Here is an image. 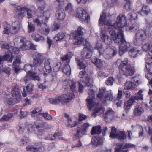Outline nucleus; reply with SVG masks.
<instances>
[{"mask_svg":"<svg viewBox=\"0 0 152 152\" xmlns=\"http://www.w3.org/2000/svg\"><path fill=\"white\" fill-rule=\"evenodd\" d=\"M106 16V14L104 12L101 15L99 21L100 26L103 25L108 26L106 31L109 33L111 31H115L116 34L120 33V32L123 33L121 28L127 25L126 18L124 15L120 14L114 23H112L110 20H107Z\"/></svg>","mask_w":152,"mask_h":152,"instance_id":"1","label":"nucleus"},{"mask_svg":"<svg viewBox=\"0 0 152 152\" xmlns=\"http://www.w3.org/2000/svg\"><path fill=\"white\" fill-rule=\"evenodd\" d=\"M83 29L81 27H79L77 30L74 32L73 36L74 39L77 40L76 43L77 45H80L83 42L85 47L82 50L81 55L83 58L87 59L91 57V52L93 49L91 46L88 39H86L84 40L82 37L83 32L82 30Z\"/></svg>","mask_w":152,"mask_h":152,"instance_id":"2","label":"nucleus"},{"mask_svg":"<svg viewBox=\"0 0 152 152\" xmlns=\"http://www.w3.org/2000/svg\"><path fill=\"white\" fill-rule=\"evenodd\" d=\"M110 34L115 43H118L121 42L119 47V53L121 55L126 52L131 47L130 43L126 42L124 39L123 33L120 32V33L116 34L115 31H111L110 32Z\"/></svg>","mask_w":152,"mask_h":152,"instance_id":"3","label":"nucleus"},{"mask_svg":"<svg viewBox=\"0 0 152 152\" xmlns=\"http://www.w3.org/2000/svg\"><path fill=\"white\" fill-rule=\"evenodd\" d=\"M1 44L2 48L8 49L11 53V56L10 54H6L3 56H0V64H2V62L4 60H7L9 62H11L12 61L13 58L15 56L14 54H18L19 53L18 48H17L11 47V45L8 43L1 42Z\"/></svg>","mask_w":152,"mask_h":152,"instance_id":"4","label":"nucleus"},{"mask_svg":"<svg viewBox=\"0 0 152 152\" xmlns=\"http://www.w3.org/2000/svg\"><path fill=\"white\" fill-rule=\"evenodd\" d=\"M119 68L120 72L126 77L132 75L135 71V69L131 66L127 58L125 59L121 62Z\"/></svg>","mask_w":152,"mask_h":152,"instance_id":"5","label":"nucleus"},{"mask_svg":"<svg viewBox=\"0 0 152 152\" xmlns=\"http://www.w3.org/2000/svg\"><path fill=\"white\" fill-rule=\"evenodd\" d=\"M97 97L100 99L103 103L111 101L114 99L112 91L110 90L106 91V89L104 87L99 89Z\"/></svg>","mask_w":152,"mask_h":152,"instance_id":"6","label":"nucleus"},{"mask_svg":"<svg viewBox=\"0 0 152 152\" xmlns=\"http://www.w3.org/2000/svg\"><path fill=\"white\" fill-rule=\"evenodd\" d=\"M15 9L16 10L20 12L17 15H15V18L17 17L19 19L22 18L26 15V12H27V17L28 19H30L32 17V11L26 7L17 6L15 7Z\"/></svg>","mask_w":152,"mask_h":152,"instance_id":"7","label":"nucleus"},{"mask_svg":"<svg viewBox=\"0 0 152 152\" xmlns=\"http://www.w3.org/2000/svg\"><path fill=\"white\" fill-rule=\"evenodd\" d=\"M147 37L145 31L142 29L138 30L136 34L134 44L137 46L140 45Z\"/></svg>","mask_w":152,"mask_h":152,"instance_id":"8","label":"nucleus"},{"mask_svg":"<svg viewBox=\"0 0 152 152\" xmlns=\"http://www.w3.org/2000/svg\"><path fill=\"white\" fill-rule=\"evenodd\" d=\"M32 65L29 64H27L25 65V70L28 72L26 76L24 78L23 80L25 83L28 81L30 80H35L39 81L40 78L38 76L35 75L34 73H33L30 72L32 68Z\"/></svg>","mask_w":152,"mask_h":152,"instance_id":"9","label":"nucleus"},{"mask_svg":"<svg viewBox=\"0 0 152 152\" xmlns=\"http://www.w3.org/2000/svg\"><path fill=\"white\" fill-rule=\"evenodd\" d=\"M76 16L82 22L87 21L88 22L90 19V16L86 10L83 8L79 7L76 10Z\"/></svg>","mask_w":152,"mask_h":152,"instance_id":"10","label":"nucleus"},{"mask_svg":"<svg viewBox=\"0 0 152 152\" xmlns=\"http://www.w3.org/2000/svg\"><path fill=\"white\" fill-rule=\"evenodd\" d=\"M88 97L86 101L87 102V106L88 108L91 109L93 106H97L96 102H95V99L94 91L92 90H89L88 91Z\"/></svg>","mask_w":152,"mask_h":152,"instance_id":"11","label":"nucleus"},{"mask_svg":"<svg viewBox=\"0 0 152 152\" xmlns=\"http://www.w3.org/2000/svg\"><path fill=\"white\" fill-rule=\"evenodd\" d=\"M117 147L115 149V152H128V148L134 147V145L126 143L125 145L123 146L121 143H117Z\"/></svg>","mask_w":152,"mask_h":152,"instance_id":"12","label":"nucleus"},{"mask_svg":"<svg viewBox=\"0 0 152 152\" xmlns=\"http://www.w3.org/2000/svg\"><path fill=\"white\" fill-rule=\"evenodd\" d=\"M60 97L61 102L66 103L70 102L72 99L74 98V95L73 93L67 92L63 94Z\"/></svg>","mask_w":152,"mask_h":152,"instance_id":"13","label":"nucleus"},{"mask_svg":"<svg viewBox=\"0 0 152 152\" xmlns=\"http://www.w3.org/2000/svg\"><path fill=\"white\" fill-rule=\"evenodd\" d=\"M134 102V96H132L127 101L124 102V108L126 113L130 110L131 106Z\"/></svg>","mask_w":152,"mask_h":152,"instance_id":"14","label":"nucleus"},{"mask_svg":"<svg viewBox=\"0 0 152 152\" xmlns=\"http://www.w3.org/2000/svg\"><path fill=\"white\" fill-rule=\"evenodd\" d=\"M29 49L35 50V46L31 44L30 41L26 40L20 48V50H25Z\"/></svg>","mask_w":152,"mask_h":152,"instance_id":"15","label":"nucleus"},{"mask_svg":"<svg viewBox=\"0 0 152 152\" xmlns=\"http://www.w3.org/2000/svg\"><path fill=\"white\" fill-rule=\"evenodd\" d=\"M101 28L102 29V27H101ZM101 31L102 33L101 38L102 39L106 44H110L112 42V39L109 38V36L106 34V32L102 30V29H101Z\"/></svg>","mask_w":152,"mask_h":152,"instance_id":"16","label":"nucleus"},{"mask_svg":"<svg viewBox=\"0 0 152 152\" xmlns=\"http://www.w3.org/2000/svg\"><path fill=\"white\" fill-rule=\"evenodd\" d=\"M91 126L88 123H84L81 126V129H78L77 130V133L78 135L80 136V134L82 135L83 134L84 132L88 129L89 126Z\"/></svg>","mask_w":152,"mask_h":152,"instance_id":"17","label":"nucleus"},{"mask_svg":"<svg viewBox=\"0 0 152 152\" xmlns=\"http://www.w3.org/2000/svg\"><path fill=\"white\" fill-rule=\"evenodd\" d=\"M64 116L68 121V123L66 124L67 126L72 128L75 126L77 124L78 122L76 121H74L73 123L71 124V122H72V120L71 117H70L69 115L67 114H65Z\"/></svg>","mask_w":152,"mask_h":152,"instance_id":"18","label":"nucleus"},{"mask_svg":"<svg viewBox=\"0 0 152 152\" xmlns=\"http://www.w3.org/2000/svg\"><path fill=\"white\" fill-rule=\"evenodd\" d=\"M56 16L57 18L59 20H62L65 18V14L63 9H59L56 12Z\"/></svg>","mask_w":152,"mask_h":152,"instance_id":"19","label":"nucleus"},{"mask_svg":"<svg viewBox=\"0 0 152 152\" xmlns=\"http://www.w3.org/2000/svg\"><path fill=\"white\" fill-rule=\"evenodd\" d=\"M50 12L49 10H47L45 11L42 16V22L43 23L45 24L48 21L50 16Z\"/></svg>","mask_w":152,"mask_h":152,"instance_id":"20","label":"nucleus"},{"mask_svg":"<svg viewBox=\"0 0 152 152\" xmlns=\"http://www.w3.org/2000/svg\"><path fill=\"white\" fill-rule=\"evenodd\" d=\"M91 60L92 62L99 68L102 67L104 63L103 61L97 58H92Z\"/></svg>","mask_w":152,"mask_h":152,"instance_id":"21","label":"nucleus"},{"mask_svg":"<svg viewBox=\"0 0 152 152\" xmlns=\"http://www.w3.org/2000/svg\"><path fill=\"white\" fill-rule=\"evenodd\" d=\"M131 81L135 87L139 86L141 83L140 77L139 75H136L132 77Z\"/></svg>","mask_w":152,"mask_h":152,"instance_id":"22","label":"nucleus"},{"mask_svg":"<svg viewBox=\"0 0 152 152\" xmlns=\"http://www.w3.org/2000/svg\"><path fill=\"white\" fill-rule=\"evenodd\" d=\"M149 7L147 5H144L142 7V10L138 12L142 15H146L150 12Z\"/></svg>","mask_w":152,"mask_h":152,"instance_id":"23","label":"nucleus"},{"mask_svg":"<svg viewBox=\"0 0 152 152\" xmlns=\"http://www.w3.org/2000/svg\"><path fill=\"white\" fill-rule=\"evenodd\" d=\"M119 131L115 127H111V132L110 135V137L113 139L117 138Z\"/></svg>","mask_w":152,"mask_h":152,"instance_id":"24","label":"nucleus"},{"mask_svg":"<svg viewBox=\"0 0 152 152\" xmlns=\"http://www.w3.org/2000/svg\"><path fill=\"white\" fill-rule=\"evenodd\" d=\"M124 89L125 90H133L135 88L132 81H128L126 82L124 85Z\"/></svg>","mask_w":152,"mask_h":152,"instance_id":"25","label":"nucleus"},{"mask_svg":"<svg viewBox=\"0 0 152 152\" xmlns=\"http://www.w3.org/2000/svg\"><path fill=\"white\" fill-rule=\"evenodd\" d=\"M143 109L139 106L135 107L134 110V114L135 116L140 115L143 112Z\"/></svg>","mask_w":152,"mask_h":152,"instance_id":"26","label":"nucleus"},{"mask_svg":"<svg viewBox=\"0 0 152 152\" xmlns=\"http://www.w3.org/2000/svg\"><path fill=\"white\" fill-rule=\"evenodd\" d=\"M25 125V129L27 130L28 134L32 133L34 132V128L32 124L26 123Z\"/></svg>","mask_w":152,"mask_h":152,"instance_id":"27","label":"nucleus"},{"mask_svg":"<svg viewBox=\"0 0 152 152\" xmlns=\"http://www.w3.org/2000/svg\"><path fill=\"white\" fill-rule=\"evenodd\" d=\"M42 148L39 147V148H35L32 145H29L26 147V150L27 151H32L35 152H40L42 151Z\"/></svg>","mask_w":152,"mask_h":152,"instance_id":"28","label":"nucleus"},{"mask_svg":"<svg viewBox=\"0 0 152 152\" xmlns=\"http://www.w3.org/2000/svg\"><path fill=\"white\" fill-rule=\"evenodd\" d=\"M101 129L100 126L93 127L91 131L92 135L95 134H99L101 133Z\"/></svg>","mask_w":152,"mask_h":152,"instance_id":"29","label":"nucleus"},{"mask_svg":"<svg viewBox=\"0 0 152 152\" xmlns=\"http://www.w3.org/2000/svg\"><path fill=\"white\" fill-rule=\"evenodd\" d=\"M31 37L33 39L37 42L43 40L45 39L44 38L43 36L36 33L32 34Z\"/></svg>","mask_w":152,"mask_h":152,"instance_id":"30","label":"nucleus"},{"mask_svg":"<svg viewBox=\"0 0 152 152\" xmlns=\"http://www.w3.org/2000/svg\"><path fill=\"white\" fill-rule=\"evenodd\" d=\"M19 63H20V57L19 56H17L15 61L13 64V66L15 69V72L16 73H17L19 70L18 67L16 64Z\"/></svg>","mask_w":152,"mask_h":152,"instance_id":"31","label":"nucleus"},{"mask_svg":"<svg viewBox=\"0 0 152 152\" xmlns=\"http://www.w3.org/2000/svg\"><path fill=\"white\" fill-rule=\"evenodd\" d=\"M60 97L57 96L54 98H50L49 99V102L50 104H56L60 102Z\"/></svg>","mask_w":152,"mask_h":152,"instance_id":"32","label":"nucleus"},{"mask_svg":"<svg viewBox=\"0 0 152 152\" xmlns=\"http://www.w3.org/2000/svg\"><path fill=\"white\" fill-rule=\"evenodd\" d=\"M93 145L94 146H98L101 144L102 140L96 137L92 138L91 141Z\"/></svg>","mask_w":152,"mask_h":152,"instance_id":"33","label":"nucleus"},{"mask_svg":"<svg viewBox=\"0 0 152 152\" xmlns=\"http://www.w3.org/2000/svg\"><path fill=\"white\" fill-rule=\"evenodd\" d=\"M82 82L84 86H90L91 85L92 80L88 76H87L86 77L85 80Z\"/></svg>","mask_w":152,"mask_h":152,"instance_id":"34","label":"nucleus"},{"mask_svg":"<svg viewBox=\"0 0 152 152\" xmlns=\"http://www.w3.org/2000/svg\"><path fill=\"white\" fill-rule=\"evenodd\" d=\"M45 68L46 71L48 72H50L51 71V68L50 66L49 60H45L44 63Z\"/></svg>","mask_w":152,"mask_h":152,"instance_id":"35","label":"nucleus"},{"mask_svg":"<svg viewBox=\"0 0 152 152\" xmlns=\"http://www.w3.org/2000/svg\"><path fill=\"white\" fill-rule=\"evenodd\" d=\"M36 4L38 8L41 10H43L45 6V3L43 0H38L36 2Z\"/></svg>","mask_w":152,"mask_h":152,"instance_id":"36","label":"nucleus"},{"mask_svg":"<svg viewBox=\"0 0 152 152\" xmlns=\"http://www.w3.org/2000/svg\"><path fill=\"white\" fill-rule=\"evenodd\" d=\"M33 22L34 23H36L37 26H39L40 28H42L43 27L45 28L47 26V24L46 23L45 24L44 23H43L42 22V20L41 22L39 19L38 18H36L34 20Z\"/></svg>","mask_w":152,"mask_h":152,"instance_id":"37","label":"nucleus"},{"mask_svg":"<svg viewBox=\"0 0 152 152\" xmlns=\"http://www.w3.org/2000/svg\"><path fill=\"white\" fill-rule=\"evenodd\" d=\"M65 37L64 33L60 32L58 33L54 37V39L56 41H60L62 40Z\"/></svg>","mask_w":152,"mask_h":152,"instance_id":"38","label":"nucleus"},{"mask_svg":"<svg viewBox=\"0 0 152 152\" xmlns=\"http://www.w3.org/2000/svg\"><path fill=\"white\" fill-rule=\"evenodd\" d=\"M139 52V51L135 48H132L129 51V54L131 58H133L136 56L137 54Z\"/></svg>","mask_w":152,"mask_h":152,"instance_id":"39","label":"nucleus"},{"mask_svg":"<svg viewBox=\"0 0 152 152\" xmlns=\"http://www.w3.org/2000/svg\"><path fill=\"white\" fill-rule=\"evenodd\" d=\"M70 66L68 64L66 65L63 69V72L67 75H69L71 73Z\"/></svg>","mask_w":152,"mask_h":152,"instance_id":"40","label":"nucleus"},{"mask_svg":"<svg viewBox=\"0 0 152 152\" xmlns=\"http://www.w3.org/2000/svg\"><path fill=\"white\" fill-rule=\"evenodd\" d=\"M139 25L136 23H135L133 24L132 26L130 27L129 29L127 28H126V29L127 30H129L130 32L134 31L137 30L139 28Z\"/></svg>","mask_w":152,"mask_h":152,"instance_id":"41","label":"nucleus"},{"mask_svg":"<svg viewBox=\"0 0 152 152\" xmlns=\"http://www.w3.org/2000/svg\"><path fill=\"white\" fill-rule=\"evenodd\" d=\"M151 46H150L149 43H145L144 44L142 47V50L145 52H148V53L150 52V50H151Z\"/></svg>","mask_w":152,"mask_h":152,"instance_id":"42","label":"nucleus"},{"mask_svg":"<svg viewBox=\"0 0 152 152\" xmlns=\"http://www.w3.org/2000/svg\"><path fill=\"white\" fill-rule=\"evenodd\" d=\"M29 142V139L27 137H25L21 139L18 143L20 145H25Z\"/></svg>","mask_w":152,"mask_h":152,"instance_id":"43","label":"nucleus"},{"mask_svg":"<svg viewBox=\"0 0 152 152\" xmlns=\"http://www.w3.org/2000/svg\"><path fill=\"white\" fill-rule=\"evenodd\" d=\"M117 138L119 140H124L126 139V135L124 131H119Z\"/></svg>","mask_w":152,"mask_h":152,"instance_id":"44","label":"nucleus"},{"mask_svg":"<svg viewBox=\"0 0 152 152\" xmlns=\"http://www.w3.org/2000/svg\"><path fill=\"white\" fill-rule=\"evenodd\" d=\"M12 95L13 96H15L19 94L18 86L15 84L13 86V90L12 91Z\"/></svg>","mask_w":152,"mask_h":152,"instance_id":"45","label":"nucleus"},{"mask_svg":"<svg viewBox=\"0 0 152 152\" xmlns=\"http://www.w3.org/2000/svg\"><path fill=\"white\" fill-rule=\"evenodd\" d=\"M35 26L34 24L28 22V33L34 32L35 31Z\"/></svg>","mask_w":152,"mask_h":152,"instance_id":"46","label":"nucleus"},{"mask_svg":"<svg viewBox=\"0 0 152 152\" xmlns=\"http://www.w3.org/2000/svg\"><path fill=\"white\" fill-rule=\"evenodd\" d=\"M96 104H97V106L94 105L93 106L92 108H95L96 109V112L99 113L101 114L102 113H104V109L103 107H100L99 108V104L98 103H96Z\"/></svg>","mask_w":152,"mask_h":152,"instance_id":"47","label":"nucleus"},{"mask_svg":"<svg viewBox=\"0 0 152 152\" xmlns=\"http://www.w3.org/2000/svg\"><path fill=\"white\" fill-rule=\"evenodd\" d=\"M65 10L69 11V13H71L74 11L73 6L71 3H68L65 7Z\"/></svg>","mask_w":152,"mask_h":152,"instance_id":"48","label":"nucleus"},{"mask_svg":"<svg viewBox=\"0 0 152 152\" xmlns=\"http://www.w3.org/2000/svg\"><path fill=\"white\" fill-rule=\"evenodd\" d=\"M41 109L40 108H37L33 110L31 113V116L32 117H35L40 113Z\"/></svg>","mask_w":152,"mask_h":152,"instance_id":"49","label":"nucleus"},{"mask_svg":"<svg viewBox=\"0 0 152 152\" xmlns=\"http://www.w3.org/2000/svg\"><path fill=\"white\" fill-rule=\"evenodd\" d=\"M142 91L141 90H139L137 93L136 96L134 97V101L135 100H142V99L143 94H142Z\"/></svg>","mask_w":152,"mask_h":152,"instance_id":"50","label":"nucleus"},{"mask_svg":"<svg viewBox=\"0 0 152 152\" xmlns=\"http://www.w3.org/2000/svg\"><path fill=\"white\" fill-rule=\"evenodd\" d=\"M76 61L80 68L84 69L86 68L85 64L82 62L78 58H76Z\"/></svg>","mask_w":152,"mask_h":152,"instance_id":"51","label":"nucleus"},{"mask_svg":"<svg viewBox=\"0 0 152 152\" xmlns=\"http://www.w3.org/2000/svg\"><path fill=\"white\" fill-rule=\"evenodd\" d=\"M36 127L37 129H44V125L42 123L41 121L39 120L37 121L35 123Z\"/></svg>","mask_w":152,"mask_h":152,"instance_id":"52","label":"nucleus"},{"mask_svg":"<svg viewBox=\"0 0 152 152\" xmlns=\"http://www.w3.org/2000/svg\"><path fill=\"white\" fill-rule=\"evenodd\" d=\"M56 139H58L61 140H65L64 137H63L62 133L61 132H56L55 134Z\"/></svg>","mask_w":152,"mask_h":152,"instance_id":"53","label":"nucleus"},{"mask_svg":"<svg viewBox=\"0 0 152 152\" xmlns=\"http://www.w3.org/2000/svg\"><path fill=\"white\" fill-rule=\"evenodd\" d=\"M43 60L42 58L35 59L34 58V64L35 66H39L42 63Z\"/></svg>","mask_w":152,"mask_h":152,"instance_id":"54","label":"nucleus"},{"mask_svg":"<svg viewBox=\"0 0 152 152\" xmlns=\"http://www.w3.org/2000/svg\"><path fill=\"white\" fill-rule=\"evenodd\" d=\"M12 116V114H8L4 115L1 118L2 121H7L11 118Z\"/></svg>","mask_w":152,"mask_h":152,"instance_id":"55","label":"nucleus"},{"mask_svg":"<svg viewBox=\"0 0 152 152\" xmlns=\"http://www.w3.org/2000/svg\"><path fill=\"white\" fill-rule=\"evenodd\" d=\"M128 18L130 20H134L137 18V15L134 12H132L129 14Z\"/></svg>","mask_w":152,"mask_h":152,"instance_id":"56","label":"nucleus"},{"mask_svg":"<svg viewBox=\"0 0 152 152\" xmlns=\"http://www.w3.org/2000/svg\"><path fill=\"white\" fill-rule=\"evenodd\" d=\"M20 24V22L18 21H16L14 22L13 23L12 26L14 28H16L17 29L19 30Z\"/></svg>","mask_w":152,"mask_h":152,"instance_id":"57","label":"nucleus"},{"mask_svg":"<svg viewBox=\"0 0 152 152\" xmlns=\"http://www.w3.org/2000/svg\"><path fill=\"white\" fill-rule=\"evenodd\" d=\"M114 78L111 77H109L106 80V84L108 86L112 85L114 81Z\"/></svg>","mask_w":152,"mask_h":152,"instance_id":"58","label":"nucleus"},{"mask_svg":"<svg viewBox=\"0 0 152 152\" xmlns=\"http://www.w3.org/2000/svg\"><path fill=\"white\" fill-rule=\"evenodd\" d=\"M124 7L127 11L129 10L132 8V5L129 1H128L125 4Z\"/></svg>","mask_w":152,"mask_h":152,"instance_id":"59","label":"nucleus"},{"mask_svg":"<svg viewBox=\"0 0 152 152\" xmlns=\"http://www.w3.org/2000/svg\"><path fill=\"white\" fill-rule=\"evenodd\" d=\"M19 30L17 29L16 28H14L11 26L10 28V33L12 34H15L19 31Z\"/></svg>","mask_w":152,"mask_h":152,"instance_id":"60","label":"nucleus"},{"mask_svg":"<svg viewBox=\"0 0 152 152\" xmlns=\"http://www.w3.org/2000/svg\"><path fill=\"white\" fill-rule=\"evenodd\" d=\"M45 139L46 140H54L56 139L55 134L53 135L52 134H49L45 137Z\"/></svg>","mask_w":152,"mask_h":152,"instance_id":"61","label":"nucleus"},{"mask_svg":"<svg viewBox=\"0 0 152 152\" xmlns=\"http://www.w3.org/2000/svg\"><path fill=\"white\" fill-rule=\"evenodd\" d=\"M4 102L6 105H10L12 104L13 99L12 98H6Z\"/></svg>","mask_w":152,"mask_h":152,"instance_id":"62","label":"nucleus"},{"mask_svg":"<svg viewBox=\"0 0 152 152\" xmlns=\"http://www.w3.org/2000/svg\"><path fill=\"white\" fill-rule=\"evenodd\" d=\"M10 25H8L7 26H5L3 31L4 33L6 34H8L9 33H10Z\"/></svg>","mask_w":152,"mask_h":152,"instance_id":"63","label":"nucleus"},{"mask_svg":"<svg viewBox=\"0 0 152 152\" xmlns=\"http://www.w3.org/2000/svg\"><path fill=\"white\" fill-rule=\"evenodd\" d=\"M43 116L44 118L46 120H49L52 119V117L46 113H44Z\"/></svg>","mask_w":152,"mask_h":152,"instance_id":"64","label":"nucleus"}]
</instances>
